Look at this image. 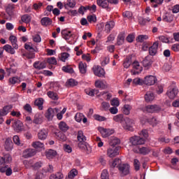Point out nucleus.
I'll use <instances>...</instances> for the list:
<instances>
[{"mask_svg":"<svg viewBox=\"0 0 179 179\" xmlns=\"http://www.w3.org/2000/svg\"><path fill=\"white\" fill-rule=\"evenodd\" d=\"M141 111L146 113L153 114L155 113H159L162 110L160 106L157 104L148 105L145 106H143L141 108Z\"/></svg>","mask_w":179,"mask_h":179,"instance_id":"f257e3e1","label":"nucleus"},{"mask_svg":"<svg viewBox=\"0 0 179 179\" xmlns=\"http://www.w3.org/2000/svg\"><path fill=\"white\" fill-rule=\"evenodd\" d=\"M123 123H122V127L126 131H131V132L134 131V125L135 124V122L134 120L127 117Z\"/></svg>","mask_w":179,"mask_h":179,"instance_id":"f03ea898","label":"nucleus"},{"mask_svg":"<svg viewBox=\"0 0 179 179\" xmlns=\"http://www.w3.org/2000/svg\"><path fill=\"white\" fill-rule=\"evenodd\" d=\"M132 69L131 71V75H138L141 73L142 71H143V68L142 65L138 61H135L131 64Z\"/></svg>","mask_w":179,"mask_h":179,"instance_id":"7ed1b4c3","label":"nucleus"},{"mask_svg":"<svg viewBox=\"0 0 179 179\" xmlns=\"http://www.w3.org/2000/svg\"><path fill=\"white\" fill-rule=\"evenodd\" d=\"M58 113H59V109L57 108H49L45 113V117L49 121H52V119L54 118L55 115L56 114H58Z\"/></svg>","mask_w":179,"mask_h":179,"instance_id":"20e7f679","label":"nucleus"},{"mask_svg":"<svg viewBox=\"0 0 179 179\" xmlns=\"http://www.w3.org/2000/svg\"><path fill=\"white\" fill-rule=\"evenodd\" d=\"M118 170L122 177H125L129 174L130 166L128 164H123L118 166Z\"/></svg>","mask_w":179,"mask_h":179,"instance_id":"39448f33","label":"nucleus"},{"mask_svg":"<svg viewBox=\"0 0 179 179\" xmlns=\"http://www.w3.org/2000/svg\"><path fill=\"white\" fill-rule=\"evenodd\" d=\"M92 71L95 76H98V78H104L106 76V71L100 66H94Z\"/></svg>","mask_w":179,"mask_h":179,"instance_id":"423d86ee","label":"nucleus"},{"mask_svg":"<svg viewBox=\"0 0 179 179\" xmlns=\"http://www.w3.org/2000/svg\"><path fill=\"white\" fill-rule=\"evenodd\" d=\"M130 143L134 146H137L138 145H145V139L141 136H134L130 138Z\"/></svg>","mask_w":179,"mask_h":179,"instance_id":"0eeeda50","label":"nucleus"},{"mask_svg":"<svg viewBox=\"0 0 179 179\" xmlns=\"http://www.w3.org/2000/svg\"><path fill=\"white\" fill-rule=\"evenodd\" d=\"M78 146L79 149H80V150L85 152L87 155H89V153H92V148L87 145V143H86V141L78 142Z\"/></svg>","mask_w":179,"mask_h":179,"instance_id":"6e6552de","label":"nucleus"},{"mask_svg":"<svg viewBox=\"0 0 179 179\" xmlns=\"http://www.w3.org/2000/svg\"><path fill=\"white\" fill-rule=\"evenodd\" d=\"M156 82H157L156 76L150 75L144 78V85H146V86H153Z\"/></svg>","mask_w":179,"mask_h":179,"instance_id":"1a4fd4ad","label":"nucleus"},{"mask_svg":"<svg viewBox=\"0 0 179 179\" xmlns=\"http://www.w3.org/2000/svg\"><path fill=\"white\" fill-rule=\"evenodd\" d=\"M120 155V147H112L107 150V156L113 158Z\"/></svg>","mask_w":179,"mask_h":179,"instance_id":"9d476101","label":"nucleus"},{"mask_svg":"<svg viewBox=\"0 0 179 179\" xmlns=\"http://www.w3.org/2000/svg\"><path fill=\"white\" fill-rule=\"evenodd\" d=\"M98 131L100 132L103 138H108L110 135L114 134V130L111 129H105L103 127H99Z\"/></svg>","mask_w":179,"mask_h":179,"instance_id":"9b49d317","label":"nucleus"},{"mask_svg":"<svg viewBox=\"0 0 179 179\" xmlns=\"http://www.w3.org/2000/svg\"><path fill=\"white\" fill-rule=\"evenodd\" d=\"M177 94H178V89L177 87H171L166 92V96L171 100H174L177 97Z\"/></svg>","mask_w":179,"mask_h":179,"instance_id":"f8f14e48","label":"nucleus"},{"mask_svg":"<svg viewBox=\"0 0 179 179\" xmlns=\"http://www.w3.org/2000/svg\"><path fill=\"white\" fill-rule=\"evenodd\" d=\"M36 153L37 152L36 150L33 148H28L23 152L22 156L24 159H29V157H33V156H35Z\"/></svg>","mask_w":179,"mask_h":179,"instance_id":"ddd939ff","label":"nucleus"},{"mask_svg":"<svg viewBox=\"0 0 179 179\" xmlns=\"http://www.w3.org/2000/svg\"><path fill=\"white\" fill-rule=\"evenodd\" d=\"M157 50H159V41H155L153 43L152 45L149 48V54L154 57L157 54Z\"/></svg>","mask_w":179,"mask_h":179,"instance_id":"4468645a","label":"nucleus"},{"mask_svg":"<svg viewBox=\"0 0 179 179\" xmlns=\"http://www.w3.org/2000/svg\"><path fill=\"white\" fill-rule=\"evenodd\" d=\"M94 85L98 89H107L108 87L107 82L101 80H96Z\"/></svg>","mask_w":179,"mask_h":179,"instance_id":"2eb2a0df","label":"nucleus"},{"mask_svg":"<svg viewBox=\"0 0 179 179\" xmlns=\"http://www.w3.org/2000/svg\"><path fill=\"white\" fill-rule=\"evenodd\" d=\"M150 148L149 147H142L140 148H138V150H136V149H134V152H136V153H139L140 155H149V153H150Z\"/></svg>","mask_w":179,"mask_h":179,"instance_id":"dca6fc26","label":"nucleus"},{"mask_svg":"<svg viewBox=\"0 0 179 179\" xmlns=\"http://www.w3.org/2000/svg\"><path fill=\"white\" fill-rule=\"evenodd\" d=\"M96 3L99 6H101V8L106 9L108 12H110V10H111V8L108 7V2L106 0H97Z\"/></svg>","mask_w":179,"mask_h":179,"instance_id":"f3484780","label":"nucleus"},{"mask_svg":"<svg viewBox=\"0 0 179 179\" xmlns=\"http://www.w3.org/2000/svg\"><path fill=\"white\" fill-rule=\"evenodd\" d=\"M12 108H13V106H12V105H8L4 106L3 108L0 109V115H3V117L5 115H8V114L10 113Z\"/></svg>","mask_w":179,"mask_h":179,"instance_id":"a211bd4d","label":"nucleus"},{"mask_svg":"<svg viewBox=\"0 0 179 179\" xmlns=\"http://www.w3.org/2000/svg\"><path fill=\"white\" fill-rule=\"evenodd\" d=\"M47 136H48V130L45 129H43L38 133V138L40 141H44L47 139Z\"/></svg>","mask_w":179,"mask_h":179,"instance_id":"6ab92c4d","label":"nucleus"},{"mask_svg":"<svg viewBox=\"0 0 179 179\" xmlns=\"http://www.w3.org/2000/svg\"><path fill=\"white\" fill-rule=\"evenodd\" d=\"M144 97L146 103H151V101L155 100V94L152 91H148L146 92Z\"/></svg>","mask_w":179,"mask_h":179,"instance_id":"aec40b11","label":"nucleus"},{"mask_svg":"<svg viewBox=\"0 0 179 179\" xmlns=\"http://www.w3.org/2000/svg\"><path fill=\"white\" fill-rule=\"evenodd\" d=\"M162 20L167 23H171L174 20V15L170 13H166L163 15Z\"/></svg>","mask_w":179,"mask_h":179,"instance_id":"412c9836","label":"nucleus"},{"mask_svg":"<svg viewBox=\"0 0 179 179\" xmlns=\"http://www.w3.org/2000/svg\"><path fill=\"white\" fill-rule=\"evenodd\" d=\"M45 62H36L34 63V68L35 69H38V71H41V69H45L46 67Z\"/></svg>","mask_w":179,"mask_h":179,"instance_id":"4be33fe9","label":"nucleus"},{"mask_svg":"<svg viewBox=\"0 0 179 179\" xmlns=\"http://www.w3.org/2000/svg\"><path fill=\"white\" fill-rule=\"evenodd\" d=\"M32 122H34V124H36V125L43 124V115H41V113H36L34 115Z\"/></svg>","mask_w":179,"mask_h":179,"instance_id":"5701e85b","label":"nucleus"},{"mask_svg":"<svg viewBox=\"0 0 179 179\" xmlns=\"http://www.w3.org/2000/svg\"><path fill=\"white\" fill-rule=\"evenodd\" d=\"M153 62L152 61V57L150 56H147L143 60V65L145 68H149V66H152V64Z\"/></svg>","mask_w":179,"mask_h":179,"instance_id":"b1692460","label":"nucleus"},{"mask_svg":"<svg viewBox=\"0 0 179 179\" xmlns=\"http://www.w3.org/2000/svg\"><path fill=\"white\" fill-rule=\"evenodd\" d=\"M61 33L62 37H63L64 40H69V38L72 37V32L68 29H62Z\"/></svg>","mask_w":179,"mask_h":179,"instance_id":"393cba45","label":"nucleus"},{"mask_svg":"<svg viewBox=\"0 0 179 179\" xmlns=\"http://www.w3.org/2000/svg\"><path fill=\"white\" fill-rule=\"evenodd\" d=\"M131 110H132V106L129 104H125L122 108V113H123L124 115H129V114H131Z\"/></svg>","mask_w":179,"mask_h":179,"instance_id":"a878e982","label":"nucleus"},{"mask_svg":"<svg viewBox=\"0 0 179 179\" xmlns=\"http://www.w3.org/2000/svg\"><path fill=\"white\" fill-rule=\"evenodd\" d=\"M13 127L14 129L16 131V132H20L23 128V123L20 120H17L14 122L13 124Z\"/></svg>","mask_w":179,"mask_h":179,"instance_id":"bb28decb","label":"nucleus"},{"mask_svg":"<svg viewBox=\"0 0 179 179\" xmlns=\"http://www.w3.org/2000/svg\"><path fill=\"white\" fill-rule=\"evenodd\" d=\"M78 68L80 73H83V75H85V73H86L87 71V64H86V63H84L83 62H80L78 64Z\"/></svg>","mask_w":179,"mask_h":179,"instance_id":"cd10ccee","label":"nucleus"},{"mask_svg":"<svg viewBox=\"0 0 179 179\" xmlns=\"http://www.w3.org/2000/svg\"><path fill=\"white\" fill-rule=\"evenodd\" d=\"M9 40L12 44V46L15 50H17L19 48V45H17V38L16 36L11 35L9 38Z\"/></svg>","mask_w":179,"mask_h":179,"instance_id":"c85d7f7f","label":"nucleus"},{"mask_svg":"<svg viewBox=\"0 0 179 179\" xmlns=\"http://www.w3.org/2000/svg\"><path fill=\"white\" fill-rule=\"evenodd\" d=\"M42 26H51L52 24V20L48 17H43L41 20Z\"/></svg>","mask_w":179,"mask_h":179,"instance_id":"c756f323","label":"nucleus"},{"mask_svg":"<svg viewBox=\"0 0 179 179\" xmlns=\"http://www.w3.org/2000/svg\"><path fill=\"white\" fill-rule=\"evenodd\" d=\"M125 119H124V115L122 114H118L113 117V120L115 121V122H120V124H123Z\"/></svg>","mask_w":179,"mask_h":179,"instance_id":"7c9ffc66","label":"nucleus"},{"mask_svg":"<svg viewBox=\"0 0 179 179\" xmlns=\"http://www.w3.org/2000/svg\"><path fill=\"white\" fill-rule=\"evenodd\" d=\"M59 129L62 131V132H66L68 129H69V126L66 124V122L62 121L59 123Z\"/></svg>","mask_w":179,"mask_h":179,"instance_id":"2f4dec72","label":"nucleus"},{"mask_svg":"<svg viewBox=\"0 0 179 179\" xmlns=\"http://www.w3.org/2000/svg\"><path fill=\"white\" fill-rule=\"evenodd\" d=\"M3 50L6 51V52H8V54H15L16 52L15 51V48L12 47L10 45H5L3 47Z\"/></svg>","mask_w":179,"mask_h":179,"instance_id":"473e14b6","label":"nucleus"},{"mask_svg":"<svg viewBox=\"0 0 179 179\" xmlns=\"http://www.w3.org/2000/svg\"><path fill=\"white\" fill-rule=\"evenodd\" d=\"M120 138L117 137H111L110 140V145L112 146V148H115L117 145H120Z\"/></svg>","mask_w":179,"mask_h":179,"instance_id":"72a5a7b5","label":"nucleus"},{"mask_svg":"<svg viewBox=\"0 0 179 179\" xmlns=\"http://www.w3.org/2000/svg\"><path fill=\"white\" fill-rule=\"evenodd\" d=\"M115 26V23L113 21L108 22L105 25V30L107 33H110L111 31V29L114 28Z\"/></svg>","mask_w":179,"mask_h":179,"instance_id":"f704fd0d","label":"nucleus"},{"mask_svg":"<svg viewBox=\"0 0 179 179\" xmlns=\"http://www.w3.org/2000/svg\"><path fill=\"white\" fill-rule=\"evenodd\" d=\"M110 64V57L109 56H102L101 57V66H106Z\"/></svg>","mask_w":179,"mask_h":179,"instance_id":"c9c22d12","label":"nucleus"},{"mask_svg":"<svg viewBox=\"0 0 179 179\" xmlns=\"http://www.w3.org/2000/svg\"><path fill=\"white\" fill-rule=\"evenodd\" d=\"M47 96L52 100H58V99H59V96H58V94L52 91H48L47 92Z\"/></svg>","mask_w":179,"mask_h":179,"instance_id":"e433bc0d","label":"nucleus"},{"mask_svg":"<svg viewBox=\"0 0 179 179\" xmlns=\"http://www.w3.org/2000/svg\"><path fill=\"white\" fill-rule=\"evenodd\" d=\"M66 86H67V87H73L74 86H78V81L71 78L66 81Z\"/></svg>","mask_w":179,"mask_h":179,"instance_id":"4c0bfd02","label":"nucleus"},{"mask_svg":"<svg viewBox=\"0 0 179 179\" xmlns=\"http://www.w3.org/2000/svg\"><path fill=\"white\" fill-rule=\"evenodd\" d=\"M32 148L34 149H44V143L40 141H35L31 143Z\"/></svg>","mask_w":179,"mask_h":179,"instance_id":"58836bf2","label":"nucleus"},{"mask_svg":"<svg viewBox=\"0 0 179 179\" xmlns=\"http://www.w3.org/2000/svg\"><path fill=\"white\" fill-rule=\"evenodd\" d=\"M35 106L38 107L39 110H43V104H44V99L43 98L37 99L34 102Z\"/></svg>","mask_w":179,"mask_h":179,"instance_id":"ea45409f","label":"nucleus"},{"mask_svg":"<svg viewBox=\"0 0 179 179\" xmlns=\"http://www.w3.org/2000/svg\"><path fill=\"white\" fill-rule=\"evenodd\" d=\"M13 143H12V140L10 138H7L5 142V149L6 150H12Z\"/></svg>","mask_w":179,"mask_h":179,"instance_id":"a19ab883","label":"nucleus"},{"mask_svg":"<svg viewBox=\"0 0 179 179\" xmlns=\"http://www.w3.org/2000/svg\"><path fill=\"white\" fill-rule=\"evenodd\" d=\"M78 176V171L75 169L71 170V171L68 174V177H66L65 179H73L75 177Z\"/></svg>","mask_w":179,"mask_h":179,"instance_id":"79ce46f5","label":"nucleus"},{"mask_svg":"<svg viewBox=\"0 0 179 179\" xmlns=\"http://www.w3.org/2000/svg\"><path fill=\"white\" fill-rule=\"evenodd\" d=\"M124 41H125V34L121 33L117 36V45H122Z\"/></svg>","mask_w":179,"mask_h":179,"instance_id":"37998d69","label":"nucleus"},{"mask_svg":"<svg viewBox=\"0 0 179 179\" xmlns=\"http://www.w3.org/2000/svg\"><path fill=\"white\" fill-rule=\"evenodd\" d=\"M77 139L78 142H86V136L83 135V131H79L78 132Z\"/></svg>","mask_w":179,"mask_h":179,"instance_id":"c03bdc74","label":"nucleus"},{"mask_svg":"<svg viewBox=\"0 0 179 179\" xmlns=\"http://www.w3.org/2000/svg\"><path fill=\"white\" fill-rule=\"evenodd\" d=\"M21 20L23 23H30L31 22V17L27 14H25L21 17Z\"/></svg>","mask_w":179,"mask_h":179,"instance_id":"a18cd8bd","label":"nucleus"},{"mask_svg":"<svg viewBox=\"0 0 179 179\" xmlns=\"http://www.w3.org/2000/svg\"><path fill=\"white\" fill-rule=\"evenodd\" d=\"M55 156H57V151L54 150H49L48 152H46V157L48 159H52V157H55Z\"/></svg>","mask_w":179,"mask_h":179,"instance_id":"49530a36","label":"nucleus"},{"mask_svg":"<svg viewBox=\"0 0 179 179\" xmlns=\"http://www.w3.org/2000/svg\"><path fill=\"white\" fill-rule=\"evenodd\" d=\"M50 179H64V174L61 172H57L55 174H52Z\"/></svg>","mask_w":179,"mask_h":179,"instance_id":"de8ad7c7","label":"nucleus"},{"mask_svg":"<svg viewBox=\"0 0 179 179\" xmlns=\"http://www.w3.org/2000/svg\"><path fill=\"white\" fill-rule=\"evenodd\" d=\"M148 122L149 124H150V125H152L153 127H156V125L160 123V122L157 120V118L155 117L148 119Z\"/></svg>","mask_w":179,"mask_h":179,"instance_id":"09e8293b","label":"nucleus"},{"mask_svg":"<svg viewBox=\"0 0 179 179\" xmlns=\"http://www.w3.org/2000/svg\"><path fill=\"white\" fill-rule=\"evenodd\" d=\"M120 160L118 158L115 159L113 161L109 162L110 167L112 169H114L115 167H117L118 164L120 163Z\"/></svg>","mask_w":179,"mask_h":179,"instance_id":"8fccbe9b","label":"nucleus"},{"mask_svg":"<svg viewBox=\"0 0 179 179\" xmlns=\"http://www.w3.org/2000/svg\"><path fill=\"white\" fill-rule=\"evenodd\" d=\"M8 82L10 85H16V83H20V78L18 77H12L9 78Z\"/></svg>","mask_w":179,"mask_h":179,"instance_id":"3c124183","label":"nucleus"},{"mask_svg":"<svg viewBox=\"0 0 179 179\" xmlns=\"http://www.w3.org/2000/svg\"><path fill=\"white\" fill-rule=\"evenodd\" d=\"M148 38H149V36L148 35H139L136 38V41H138V43H143L145 40H148Z\"/></svg>","mask_w":179,"mask_h":179,"instance_id":"603ef678","label":"nucleus"},{"mask_svg":"<svg viewBox=\"0 0 179 179\" xmlns=\"http://www.w3.org/2000/svg\"><path fill=\"white\" fill-rule=\"evenodd\" d=\"M68 58H69V55L68 52H63L59 56V59L60 61H62V62H65Z\"/></svg>","mask_w":179,"mask_h":179,"instance_id":"864d4df0","label":"nucleus"},{"mask_svg":"<svg viewBox=\"0 0 179 179\" xmlns=\"http://www.w3.org/2000/svg\"><path fill=\"white\" fill-rule=\"evenodd\" d=\"M62 71L66 73H73V69L69 66H64L62 67Z\"/></svg>","mask_w":179,"mask_h":179,"instance_id":"5fc2aeb1","label":"nucleus"},{"mask_svg":"<svg viewBox=\"0 0 179 179\" xmlns=\"http://www.w3.org/2000/svg\"><path fill=\"white\" fill-rule=\"evenodd\" d=\"M131 65H132V62L131 61V59L128 58L125 59L123 62L124 68H126V69H128V68H129Z\"/></svg>","mask_w":179,"mask_h":179,"instance_id":"6e6d98bb","label":"nucleus"},{"mask_svg":"<svg viewBox=\"0 0 179 179\" xmlns=\"http://www.w3.org/2000/svg\"><path fill=\"white\" fill-rule=\"evenodd\" d=\"M101 108L103 111H108V110L110 108V103L108 102L103 101L101 103Z\"/></svg>","mask_w":179,"mask_h":179,"instance_id":"4d7b16f0","label":"nucleus"},{"mask_svg":"<svg viewBox=\"0 0 179 179\" xmlns=\"http://www.w3.org/2000/svg\"><path fill=\"white\" fill-rule=\"evenodd\" d=\"M134 166L136 171H138V170L141 169V162H139V160L137 159L134 160Z\"/></svg>","mask_w":179,"mask_h":179,"instance_id":"13d9d810","label":"nucleus"},{"mask_svg":"<svg viewBox=\"0 0 179 179\" xmlns=\"http://www.w3.org/2000/svg\"><path fill=\"white\" fill-rule=\"evenodd\" d=\"M23 164L25 166L26 169H30L33 167V161L32 160H24Z\"/></svg>","mask_w":179,"mask_h":179,"instance_id":"bf43d9fd","label":"nucleus"},{"mask_svg":"<svg viewBox=\"0 0 179 179\" xmlns=\"http://www.w3.org/2000/svg\"><path fill=\"white\" fill-rule=\"evenodd\" d=\"M83 117H85V115H83V113H78L75 115V120L77 122H80Z\"/></svg>","mask_w":179,"mask_h":179,"instance_id":"052dcab7","label":"nucleus"},{"mask_svg":"<svg viewBox=\"0 0 179 179\" xmlns=\"http://www.w3.org/2000/svg\"><path fill=\"white\" fill-rule=\"evenodd\" d=\"M87 20L90 22V23H96V22H97V17L95 15H89L87 17Z\"/></svg>","mask_w":179,"mask_h":179,"instance_id":"680f3d73","label":"nucleus"},{"mask_svg":"<svg viewBox=\"0 0 179 179\" xmlns=\"http://www.w3.org/2000/svg\"><path fill=\"white\" fill-rule=\"evenodd\" d=\"M3 158L4 159V162L6 164L10 163V162H12V156L9 154H6Z\"/></svg>","mask_w":179,"mask_h":179,"instance_id":"e2e57ef3","label":"nucleus"},{"mask_svg":"<svg viewBox=\"0 0 179 179\" xmlns=\"http://www.w3.org/2000/svg\"><path fill=\"white\" fill-rule=\"evenodd\" d=\"M101 179H110L108 176V171L104 169L101 174Z\"/></svg>","mask_w":179,"mask_h":179,"instance_id":"0e129e2a","label":"nucleus"},{"mask_svg":"<svg viewBox=\"0 0 179 179\" xmlns=\"http://www.w3.org/2000/svg\"><path fill=\"white\" fill-rule=\"evenodd\" d=\"M94 120H96V121H106V120H107V118H106V117L104 116H101L100 115H94Z\"/></svg>","mask_w":179,"mask_h":179,"instance_id":"69168bd1","label":"nucleus"},{"mask_svg":"<svg viewBox=\"0 0 179 179\" xmlns=\"http://www.w3.org/2000/svg\"><path fill=\"white\" fill-rule=\"evenodd\" d=\"M123 17L125 19H132V13L131 11H124L123 13Z\"/></svg>","mask_w":179,"mask_h":179,"instance_id":"338daca9","label":"nucleus"},{"mask_svg":"<svg viewBox=\"0 0 179 179\" xmlns=\"http://www.w3.org/2000/svg\"><path fill=\"white\" fill-rule=\"evenodd\" d=\"M171 49L172 51H174V52H179V43L172 45Z\"/></svg>","mask_w":179,"mask_h":179,"instance_id":"774afa93","label":"nucleus"}]
</instances>
